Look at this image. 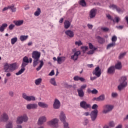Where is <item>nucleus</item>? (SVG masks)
I'll use <instances>...</instances> for the list:
<instances>
[{"label": "nucleus", "instance_id": "de8ad7c7", "mask_svg": "<svg viewBox=\"0 0 128 128\" xmlns=\"http://www.w3.org/2000/svg\"><path fill=\"white\" fill-rule=\"evenodd\" d=\"M98 92V91L96 90V89L94 88L93 90H92V94H96Z\"/></svg>", "mask_w": 128, "mask_h": 128}, {"label": "nucleus", "instance_id": "bf43d9fd", "mask_svg": "<svg viewBox=\"0 0 128 128\" xmlns=\"http://www.w3.org/2000/svg\"><path fill=\"white\" fill-rule=\"evenodd\" d=\"M106 16H107L108 20H112V16L110 15V14H108L106 15Z\"/></svg>", "mask_w": 128, "mask_h": 128}, {"label": "nucleus", "instance_id": "c756f323", "mask_svg": "<svg viewBox=\"0 0 128 128\" xmlns=\"http://www.w3.org/2000/svg\"><path fill=\"white\" fill-rule=\"evenodd\" d=\"M114 66L115 68H116V70H122V62H118V63L116 64L115 66Z\"/></svg>", "mask_w": 128, "mask_h": 128}, {"label": "nucleus", "instance_id": "5fc2aeb1", "mask_svg": "<svg viewBox=\"0 0 128 128\" xmlns=\"http://www.w3.org/2000/svg\"><path fill=\"white\" fill-rule=\"evenodd\" d=\"M118 94L116 92H112V98H116Z\"/></svg>", "mask_w": 128, "mask_h": 128}, {"label": "nucleus", "instance_id": "09e8293b", "mask_svg": "<svg viewBox=\"0 0 128 128\" xmlns=\"http://www.w3.org/2000/svg\"><path fill=\"white\" fill-rule=\"evenodd\" d=\"M63 124L64 128H70V126H68V123L64 122H63Z\"/></svg>", "mask_w": 128, "mask_h": 128}, {"label": "nucleus", "instance_id": "79ce46f5", "mask_svg": "<svg viewBox=\"0 0 128 128\" xmlns=\"http://www.w3.org/2000/svg\"><path fill=\"white\" fill-rule=\"evenodd\" d=\"M6 128H12V122H9L6 126Z\"/></svg>", "mask_w": 128, "mask_h": 128}, {"label": "nucleus", "instance_id": "7ed1b4c3", "mask_svg": "<svg viewBox=\"0 0 128 128\" xmlns=\"http://www.w3.org/2000/svg\"><path fill=\"white\" fill-rule=\"evenodd\" d=\"M128 76H122L120 79V84L118 86V88L120 92L122 90L128 86Z\"/></svg>", "mask_w": 128, "mask_h": 128}, {"label": "nucleus", "instance_id": "680f3d73", "mask_svg": "<svg viewBox=\"0 0 128 128\" xmlns=\"http://www.w3.org/2000/svg\"><path fill=\"white\" fill-rule=\"evenodd\" d=\"M88 68H94V64H88L87 65Z\"/></svg>", "mask_w": 128, "mask_h": 128}, {"label": "nucleus", "instance_id": "9b49d317", "mask_svg": "<svg viewBox=\"0 0 128 128\" xmlns=\"http://www.w3.org/2000/svg\"><path fill=\"white\" fill-rule=\"evenodd\" d=\"M53 108L54 110H58L60 108V102L58 99L56 98L53 104Z\"/></svg>", "mask_w": 128, "mask_h": 128}, {"label": "nucleus", "instance_id": "dca6fc26", "mask_svg": "<svg viewBox=\"0 0 128 128\" xmlns=\"http://www.w3.org/2000/svg\"><path fill=\"white\" fill-rule=\"evenodd\" d=\"M82 52H80V50L76 52L74 55L71 56V60H78V56H80Z\"/></svg>", "mask_w": 128, "mask_h": 128}, {"label": "nucleus", "instance_id": "7c9ffc66", "mask_svg": "<svg viewBox=\"0 0 128 128\" xmlns=\"http://www.w3.org/2000/svg\"><path fill=\"white\" fill-rule=\"evenodd\" d=\"M28 38V36L22 35L20 36V40H21V42H24V40H26Z\"/></svg>", "mask_w": 128, "mask_h": 128}, {"label": "nucleus", "instance_id": "ea45409f", "mask_svg": "<svg viewBox=\"0 0 128 128\" xmlns=\"http://www.w3.org/2000/svg\"><path fill=\"white\" fill-rule=\"evenodd\" d=\"M18 42V38L15 37L11 39L12 44H14Z\"/></svg>", "mask_w": 128, "mask_h": 128}, {"label": "nucleus", "instance_id": "4468645a", "mask_svg": "<svg viewBox=\"0 0 128 128\" xmlns=\"http://www.w3.org/2000/svg\"><path fill=\"white\" fill-rule=\"evenodd\" d=\"M97 10L96 8H93L89 12V16L90 18H94L96 16Z\"/></svg>", "mask_w": 128, "mask_h": 128}, {"label": "nucleus", "instance_id": "a211bd4d", "mask_svg": "<svg viewBox=\"0 0 128 128\" xmlns=\"http://www.w3.org/2000/svg\"><path fill=\"white\" fill-rule=\"evenodd\" d=\"M116 72V68L114 66L109 67L107 70L108 74H114Z\"/></svg>", "mask_w": 128, "mask_h": 128}, {"label": "nucleus", "instance_id": "20e7f679", "mask_svg": "<svg viewBox=\"0 0 128 128\" xmlns=\"http://www.w3.org/2000/svg\"><path fill=\"white\" fill-rule=\"evenodd\" d=\"M16 64L13 63L10 64L8 62H5L4 64V70L5 72H12L14 70H16Z\"/></svg>", "mask_w": 128, "mask_h": 128}, {"label": "nucleus", "instance_id": "412c9836", "mask_svg": "<svg viewBox=\"0 0 128 128\" xmlns=\"http://www.w3.org/2000/svg\"><path fill=\"white\" fill-rule=\"evenodd\" d=\"M60 118L61 122H66V114H64V112H60Z\"/></svg>", "mask_w": 128, "mask_h": 128}, {"label": "nucleus", "instance_id": "3c124183", "mask_svg": "<svg viewBox=\"0 0 128 128\" xmlns=\"http://www.w3.org/2000/svg\"><path fill=\"white\" fill-rule=\"evenodd\" d=\"M101 30H103L104 32H108V30H110V29L108 28H104V27H102L101 28Z\"/></svg>", "mask_w": 128, "mask_h": 128}, {"label": "nucleus", "instance_id": "bb28decb", "mask_svg": "<svg viewBox=\"0 0 128 128\" xmlns=\"http://www.w3.org/2000/svg\"><path fill=\"white\" fill-rule=\"evenodd\" d=\"M8 28V24L4 23L2 24V25L0 26V32H4V30Z\"/></svg>", "mask_w": 128, "mask_h": 128}, {"label": "nucleus", "instance_id": "393cba45", "mask_svg": "<svg viewBox=\"0 0 128 128\" xmlns=\"http://www.w3.org/2000/svg\"><path fill=\"white\" fill-rule=\"evenodd\" d=\"M77 92L78 93V96H80V98H84V90L77 89Z\"/></svg>", "mask_w": 128, "mask_h": 128}, {"label": "nucleus", "instance_id": "8fccbe9b", "mask_svg": "<svg viewBox=\"0 0 128 128\" xmlns=\"http://www.w3.org/2000/svg\"><path fill=\"white\" fill-rule=\"evenodd\" d=\"M86 88V84H84V85H82L80 88L78 90H84Z\"/></svg>", "mask_w": 128, "mask_h": 128}, {"label": "nucleus", "instance_id": "0e129e2a", "mask_svg": "<svg viewBox=\"0 0 128 128\" xmlns=\"http://www.w3.org/2000/svg\"><path fill=\"white\" fill-rule=\"evenodd\" d=\"M116 28H118V30H122V28H124V26H116Z\"/></svg>", "mask_w": 128, "mask_h": 128}, {"label": "nucleus", "instance_id": "a878e982", "mask_svg": "<svg viewBox=\"0 0 128 128\" xmlns=\"http://www.w3.org/2000/svg\"><path fill=\"white\" fill-rule=\"evenodd\" d=\"M74 80L76 82H78V80H80V82H84V80H85L84 78L82 77H80V76H74Z\"/></svg>", "mask_w": 128, "mask_h": 128}, {"label": "nucleus", "instance_id": "c03bdc74", "mask_svg": "<svg viewBox=\"0 0 128 128\" xmlns=\"http://www.w3.org/2000/svg\"><path fill=\"white\" fill-rule=\"evenodd\" d=\"M116 126V124H114V121H111L109 122V126H110V128H114Z\"/></svg>", "mask_w": 128, "mask_h": 128}, {"label": "nucleus", "instance_id": "423d86ee", "mask_svg": "<svg viewBox=\"0 0 128 128\" xmlns=\"http://www.w3.org/2000/svg\"><path fill=\"white\" fill-rule=\"evenodd\" d=\"M48 126H50L52 128H58V120L56 118H54L48 122Z\"/></svg>", "mask_w": 128, "mask_h": 128}, {"label": "nucleus", "instance_id": "13d9d810", "mask_svg": "<svg viewBox=\"0 0 128 128\" xmlns=\"http://www.w3.org/2000/svg\"><path fill=\"white\" fill-rule=\"evenodd\" d=\"M48 76H54V70H52L48 74Z\"/></svg>", "mask_w": 128, "mask_h": 128}, {"label": "nucleus", "instance_id": "5701e85b", "mask_svg": "<svg viewBox=\"0 0 128 128\" xmlns=\"http://www.w3.org/2000/svg\"><path fill=\"white\" fill-rule=\"evenodd\" d=\"M38 106H40V108H48V104L42 102H38Z\"/></svg>", "mask_w": 128, "mask_h": 128}, {"label": "nucleus", "instance_id": "cd10ccee", "mask_svg": "<svg viewBox=\"0 0 128 128\" xmlns=\"http://www.w3.org/2000/svg\"><path fill=\"white\" fill-rule=\"evenodd\" d=\"M70 26V21L68 20H65L64 22V28H66V30H68V28Z\"/></svg>", "mask_w": 128, "mask_h": 128}, {"label": "nucleus", "instance_id": "69168bd1", "mask_svg": "<svg viewBox=\"0 0 128 128\" xmlns=\"http://www.w3.org/2000/svg\"><path fill=\"white\" fill-rule=\"evenodd\" d=\"M87 26H88V28L92 30V28L93 26L92 24H88Z\"/></svg>", "mask_w": 128, "mask_h": 128}, {"label": "nucleus", "instance_id": "c85d7f7f", "mask_svg": "<svg viewBox=\"0 0 128 128\" xmlns=\"http://www.w3.org/2000/svg\"><path fill=\"white\" fill-rule=\"evenodd\" d=\"M106 100V96L102 94L100 95V96L98 97L97 100L98 102H104Z\"/></svg>", "mask_w": 128, "mask_h": 128}, {"label": "nucleus", "instance_id": "f257e3e1", "mask_svg": "<svg viewBox=\"0 0 128 128\" xmlns=\"http://www.w3.org/2000/svg\"><path fill=\"white\" fill-rule=\"evenodd\" d=\"M30 62L28 58V56H25L22 59V62L21 66V69L16 73V76H20V74H22L24 73V70H26V66Z\"/></svg>", "mask_w": 128, "mask_h": 128}, {"label": "nucleus", "instance_id": "1a4fd4ad", "mask_svg": "<svg viewBox=\"0 0 128 128\" xmlns=\"http://www.w3.org/2000/svg\"><path fill=\"white\" fill-rule=\"evenodd\" d=\"M8 120H10V118L8 117V115L6 114V112H4L0 116V122H6Z\"/></svg>", "mask_w": 128, "mask_h": 128}, {"label": "nucleus", "instance_id": "052dcab7", "mask_svg": "<svg viewBox=\"0 0 128 128\" xmlns=\"http://www.w3.org/2000/svg\"><path fill=\"white\" fill-rule=\"evenodd\" d=\"M115 20H116V22L118 23L120 20V18L119 17H115Z\"/></svg>", "mask_w": 128, "mask_h": 128}, {"label": "nucleus", "instance_id": "72a5a7b5", "mask_svg": "<svg viewBox=\"0 0 128 128\" xmlns=\"http://www.w3.org/2000/svg\"><path fill=\"white\" fill-rule=\"evenodd\" d=\"M116 46V42H112L110 44H109L107 46H106V50H110V48H114Z\"/></svg>", "mask_w": 128, "mask_h": 128}, {"label": "nucleus", "instance_id": "4d7b16f0", "mask_svg": "<svg viewBox=\"0 0 128 128\" xmlns=\"http://www.w3.org/2000/svg\"><path fill=\"white\" fill-rule=\"evenodd\" d=\"M98 105L96 104H94L92 106V110H96V108H98Z\"/></svg>", "mask_w": 128, "mask_h": 128}, {"label": "nucleus", "instance_id": "0eeeda50", "mask_svg": "<svg viewBox=\"0 0 128 128\" xmlns=\"http://www.w3.org/2000/svg\"><path fill=\"white\" fill-rule=\"evenodd\" d=\"M22 98L27 102H32V100L34 102L36 100V97H34V96H28L26 93L22 94Z\"/></svg>", "mask_w": 128, "mask_h": 128}, {"label": "nucleus", "instance_id": "a19ab883", "mask_svg": "<svg viewBox=\"0 0 128 128\" xmlns=\"http://www.w3.org/2000/svg\"><path fill=\"white\" fill-rule=\"evenodd\" d=\"M126 52H124V53L120 54L118 56L119 60H122V58H123L124 56H126Z\"/></svg>", "mask_w": 128, "mask_h": 128}, {"label": "nucleus", "instance_id": "ddd939ff", "mask_svg": "<svg viewBox=\"0 0 128 128\" xmlns=\"http://www.w3.org/2000/svg\"><path fill=\"white\" fill-rule=\"evenodd\" d=\"M92 74H94L97 76V78H100V75L102 74V72L100 71V66H97L94 70L92 72Z\"/></svg>", "mask_w": 128, "mask_h": 128}, {"label": "nucleus", "instance_id": "f3484780", "mask_svg": "<svg viewBox=\"0 0 128 128\" xmlns=\"http://www.w3.org/2000/svg\"><path fill=\"white\" fill-rule=\"evenodd\" d=\"M27 110H36L38 108V104H29L26 105Z\"/></svg>", "mask_w": 128, "mask_h": 128}, {"label": "nucleus", "instance_id": "e433bc0d", "mask_svg": "<svg viewBox=\"0 0 128 128\" xmlns=\"http://www.w3.org/2000/svg\"><path fill=\"white\" fill-rule=\"evenodd\" d=\"M50 83L55 86H56V79L54 78H52L50 79Z\"/></svg>", "mask_w": 128, "mask_h": 128}, {"label": "nucleus", "instance_id": "4c0bfd02", "mask_svg": "<svg viewBox=\"0 0 128 128\" xmlns=\"http://www.w3.org/2000/svg\"><path fill=\"white\" fill-rule=\"evenodd\" d=\"M42 78H39L37 80H35V84L36 86H39L40 84L42 83Z\"/></svg>", "mask_w": 128, "mask_h": 128}, {"label": "nucleus", "instance_id": "4be33fe9", "mask_svg": "<svg viewBox=\"0 0 128 128\" xmlns=\"http://www.w3.org/2000/svg\"><path fill=\"white\" fill-rule=\"evenodd\" d=\"M65 34L68 36L69 38H74V32L70 30H67L65 32Z\"/></svg>", "mask_w": 128, "mask_h": 128}, {"label": "nucleus", "instance_id": "f03ea898", "mask_svg": "<svg viewBox=\"0 0 128 128\" xmlns=\"http://www.w3.org/2000/svg\"><path fill=\"white\" fill-rule=\"evenodd\" d=\"M32 58L34 60L33 66L36 68L38 64L40 62V52L38 51H34L32 52Z\"/></svg>", "mask_w": 128, "mask_h": 128}, {"label": "nucleus", "instance_id": "e2e57ef3", "mask_svg": "<svg viewBox=\"0 0 128 128\" xmlns=\"http://www.w3.org/2000/svg\"><path fill=\"white\" fill-rule=\"evenodd\" d=\"M10 8H8V7H5L3 8L2 12H6V10H9Z\"/></svg>", "mask_w": 128, "mask_h": 128}, {"label": "nucleus", "instance_id": "f8f14e48", "mask_svg": "<svg viewBox=\"0 0 128 128\" xmlns=\"http://www.w3.org/2000/svg\"><path fill=\"white\" fill-rule=\"evenodd\" d=\"M80 106L84 110L86 108H90V104H88L86 101H82L80 102Z\"/></svg>", "mask_w": 128, "mask_h": 128}, {"label": "nucleus", "instance_id": "603ef678", "mask_svg": "<svg viewBox=\"0 0 128 128\" xmlns=\"http://www.w3.org/2000/svg\"><path fill=\"white\" fill-rule=\"evenodd\" d=\"M14 26H14V24H10L8 28H9V30H14Z\"/></svg>", "mask_w": 128, "mask_h": 128}, {"label": "nucleus", "instance_id": "338daca9", "mask_svg": "<svg viewBox=\"0 0 128 128\" xmlns=\"http://www.w3.org/2000/svg\"><path fill=\"white\" fill-rule=\"evenodd\" d=\"M90 112H85L84 113V116H90Z\"/></svg>", "mask_w": 128, "mask_h": 128}, {"label": "nucleus", "instance_id": "6e6552de", "mask_svg": "<svg viewBox=\"0 0 128 128\" xmlns=\"http://www.w3.org/2000/svg\"><path fill=\"white\" fill-rule=\"evenodd\" d=\"M114 108V106L112 105H105L103 106V114H108L110 112H112Z\"/></svg>", "mask_w": 128, "mask_h": 128}, {"label": "nucleus", "instance_id": "473e14b6", "mask_svg": "<svg viewBox=\"0 0 128 128\" xmlns=\"http://www.w3.org/2000/svg\"><path fill=\"white\" fill-rule=\"evenodd\" d=\"M9 10H12V12H16V8L14 7V4H12V6H8Z\"/></svg>", "mask_w": 128, "mask_h": 128}, {"label": "nucleus", "instance_id": "b1692460", "mask_svg": "<svg viewBox=\"0 0 128 128\" xmlns=\"http://www.w3.org/2000/svg\"><path fill=\"white\" fill-rule=\"evenodd\" d=\"M13 22L15 26H20L24 24V20H14Z\"/></svg>", "mask_w": 128, "mask_h": 128}, {"label": "nucleus", "instance_id": "864d4df0", "mask_svg": "<svg viewBox=\"0 0 128 128\" xmlns=\"http://www.w3.org/2000/svg\"><path fill=\"white\" fill-rule=\"evenodd\" d=\"M88 46H89V48L90 50H94L95 47H94V45H92V44L89 43Z\"/></svg>", "mask_w": 128, "mask_h": 128}, {"label": "nucleus", "instance_id": "39448f33", "mask_svg": "<svg viewBox=\"0 0 128 128\" xmlns=\"http://www.w3.org/2000/svg\"><path fill=\"white\" fill-rule=\"evenodd\" d=\"M28 120V117L26 114H24L17 118L16 122L18 124H22L24 122H26Z\"/></svg>", "mask_w": 128, "mask_h": 128}, {"label": "nucleus", "instance_id": "2eb2a0df", "mask_svg": "<svg viewBox=\"0 0 128 128\" xmlns=\"http://www.w3.org/2000/svg\"><path fill=\"white\" fill-rule=\"evenodd\" d=\"M46 122V116H42L39 118L38 124V126H42V124H44V123Z\"/></svg>", "mask_w": 128, "mask_h": 128}, {"label": "nucleus", "instance_id": "9d476101", "mask_svg": "<svg viewBox=\"0 0 128 128\" xmlns=\"http://www.w3.org/2000/svg\"><path fill=\"white\" fill-rule=\"evenodd\" d=\"M98 112V111L96 109L92 111L90 114V116L92 118V122H94V120H96Z\"/></svg>", "mask_w": 128, "mask_h": 128}, {"label": "nucleus", "instance_id": "58836bf2", "mask_svg": "<svg viewBox=\"0 0 128 128\" xmlns=\"http://www.w3.org/2000/svg\"><path fill=\"white\" fill-rule=\"evenodd\" d=\"M80 4L82 6H86V2L84 0H80Z\"/></svg>", "mask_w": 128, "mask_h": 128}, {"label": "nucleus", "instance_id": "49530a36", "mask_svg": "<svg viewBox=\"0 0 128 128\" xmlns=\"http://www.w3.org/2000/svg\"><path fill=\"white\" fill-rule=\"evenodd\" d=\"M75 44L76 46H82V41L79 40L78 42H75Z\"/></svg>", "mask_w": 128, "mask_h": 128}, {"label": "nucleus", "instance_id": "c9c22d12", "mask_svg": "<svg viewBox=\"0 0 128 128\" xmlns=\"http://www.w3.org/2000/svg\"><path fill=\"white\" fill-rule=\"evenodd\" d=\"M92 50H89L88 52V54H94V51L96 50L98 48L96 47L94 48V49H91Z\"/></svg>", "mask_w": 128, "mask_h": 128}, {"label": "nucleus", "instance_id": "6ab92c4d", "mask_svg": "<svg viewBox=\"0 0 128 128\" xmlns=\"http://www.w3.org/2000/svg\"><path fill=\"white\" fill-rule=\"evenodd\" d=\"M110 8H112V10H116V12H118V14H122V9L120 8H118V6L116 4H110L109 6Z\"/></svg>", "mask_w": 128, "mask_h": 128}, {"label": "nucleus", "instance_id": "aec40b11", "mask_svg": "<svg viewBox=\"0 0 128 128\" xmlns=\"http://www.w3.org/2000/svg\"><path fill=\"white\" fill-rule=\"evenodd\" d=\"M96 40H97L98 44H103L106 42V40L104 38L100 37V36H96Z\"/></svg>", "mask_w": 128, "mask_h": 128}, {"label": "nucleus", "instance_id": "774afa93", "mask_svg": "<svg viewBox=\"0 0 128 128\" xmlns=\"http://www.w3.org/2000/svg\"><path fill=\"white\" fill-rule=\"evenodd\" d=\"M116 128H122V124H120Z\"/></svg>", "mask_w": 128, "mask_h": 128}, {"label": "nucleus", "instance_id": "2f4dec72", "mask_svg": "<svg viewBox=\"0 0 128 128\" xmlns=\"http://www.w3.org/2000/svg\"><path fill=\"white\" fill-rule=\"evenodd\" d=\"M41 12H42V10H40V8H38L36 10L34 13V15L35 16H38L40 14Z\"/></svg>", "mask_w": 128, "mask_h": 128}, {"label": "nucleus", "instance_id": "a18cd8bd", "mask_svg": "<svg viewBox=\"0 0 128 128\" xmlns=\"http://www.w3.org/2000/svg\"><path fill=\"white\" fill-rule=\"evenodd\" d=\"M88 46H82L81 47V49L82 50L83 52H86V50H88Z\"/></svg>", "mask_w": 128, "mask_h": 128}, {"label": "nucleus", "instance_id": "37998d69", "mask_svg": "<svg viewBox=\"0 0 128 128\" xmlns=\"http://www.w3.org/2000/svg\"><path fill=\"white\" fill-rule=\"evenodd\" d=\"M118 40V38L116 36H112V42H116V40Z\"/></svg>", "mask_w": 128, "mask_h": 128}, {"label": "nucleus", "instance_id": "6e6d98bb", "mask_svg": "<svg viewBox=\"0 0 128 128\" xmlns=\"http://www.w3.org/2000/svg\"><path fill=\"white\" fill-rule=\"evenodd\" d=\"M57 62L59 64H60V62H62V57H58L57 58Z\"/></svg>", "mask_w": 128, "mask_h": 128}, {"label": "nucleus", "instance_id": "f704fd0d", "mask_svg": "<svg viewBox=\"0 0 128 128\" xmlns=\"http://www.w3.org/2000/svg\"><path fill=\"white\" fill-rule=\"evenodd\" d=\"M40 64L38 66V68H36V70L38 71L40 70V68H42V66H44V61H42V60H41L40 61Z\"/></svg>", "mask_w": 128, "mask_h": 128}]
</instances>
